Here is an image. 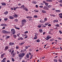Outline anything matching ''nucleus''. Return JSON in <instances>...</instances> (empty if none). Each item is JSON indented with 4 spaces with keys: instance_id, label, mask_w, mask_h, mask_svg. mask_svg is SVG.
I'll use <instances>...</instances> for the list:
<instances>
[{
    "instance_id": "nucleus-1",
    "label": "nucleus",
    "mask_w": 62,
    "mask_h": 62,
    "mask_svg": "<svg viewBox=\"0 0 62 62\" xmlns=\"http://www.w3.org/2000/svg\"><path fill=\"white\" fill-rule=\"evenodd\" d=\"M24 55H25V53H22L19 54H18V56L19 57V59H20V60H21V59H22L23 57L24 56Z\"/></svg>"
},
{
    "instance_id": "nucleus-2",
    "label": "nucleus",
    "mask_w": 62,
    "mask_h": 62,
    "mask_svg": "<svg viewBox=\"0 0 62 62\" xmlns=\"http://www.w3.org/2000/svg\"><path fill=\"white\" fill-rule=\"evenodd\" d=\"M11 32L12 34L13 35H14L15 34V30L14 29H12L11 30Z\"/></svg>"
},
{
    "instance_id": "nucleus-3",
    "label": "nucleus",
    "mask_w": 62,
    "mask_h": 62,
    "mask_svg": "<svg viewBox=\"0 0 62 62\" xmlns=\"http://www.w3.org/2000/svg\"><path fill=\"white\" fill-rule=\"evenodd\" d=\"M26 22V20L25 19H23L21 23L23 24H24Z\"/></svg>"
},
{
    "instance_id": "nucleus-4",
    "label": "nucleus",
    "mask_w": 62,
    "mask_h": 62,
    "mask_svg": "<svg viewBox=\"0 0 62 62\" xmlns=\"http://www.w3.org/2000/svg\"><path fill=\"white\" fill-rule=\"evenodd\" d=\"M2 33L3 34H8V33H9V32L5 30L2 31Z\"/></svg>"
},
{
    "instance_id": "nucleus-5",
    "label": "nucleus",
    "mask_w": 62,
    "mask_h": 62,
    "mask_svg": "<svg viewBox=\"0 0 62 62\" xmlns=\"http://www.w3.org/2000/svg\"><path fill=\"white\" fill-rule=\"evenodd\" d=\"M43 8L45 10H49V9H48V8L47 7H46V6H44V7Z\"/></svg>"
},
{
    "instance_id": "nucleus-6",
    "label": "nucleus",
    "mask_w": 62,
    "mask_h": 62,
    "mask_svg": "<svg viewBox=\"0 0 62 62\" xmlns=\"http://www.w3.org/2000/svg\"><path fill=\"white\" fill-rule=\"evenodd\" d=\"M43 3H44V4H45V6H46V7H47V6H48V5L49 4V3H48L46 2L45 1H43Z\"/></svg>"
},
{
    "instance_id": "nucleus-7",
    "label": "nucleus",
    "mask_w": 62,
    "mask_h": 62,
    "mask_svg": "<svg viewBox=\"0 0 62 62\" xmlns=\"http://www.w3.org/2000/svg\"><path fill=\"white\" fill-rule=\"evenodd\" d=\"M14 43L13 42H10L9 43V46H13V45H14Z\"/></svg>"
},
{
    "instance_id": "nucleus-8",
    "label": "nucleus",
    "mask_w": 62,
    "mask_h": 62,
    "mask_svg": "<svg viewBox=\"0 0 62 62\" xmlns=\"http://www.w3.org/2000/svg\"><path fill=\"white\" fill-rule=\"evenodd\" d=\"M5 54H6V53H4L1 55V57L2 58V59H3V57H4V55H5Z\"/></svg>"
},
{
    "instance_id": "nucleus-9",
    "label": "nucleus",
    "mask_w": 62,
    "mask_h": 62,
    "mask_svg": "<svg viewBox=\"0 0 62 62\" xmlns=\"http://www.w3.org/2000/svg\"><path fill=\"white\" fill-rule=\"evenodd\" d=\"M23 8L24 9V10L26 11H28V10L27 8L26 7H25V8Z\"/></svg>"
},
{
    "instance_id": "nucleus-10",
    "label": "nucleus",
    "mask_w": 62,
    "mask_h": 62,
    "mask_svg": "<svg viewBox=\"0 0 62 62\" xmlns=\"http://www.w3.org/2000/svg\"><path fill=\"white\" fill-rule=\"evenodd\" d=\"M8 49V46H6L5 47L4 50L5 51H6Z\"/></svg>"
},
{
    "instance_id": "nucleus-11",
    "label": "nucleus",
    "mask_w": 62,
    "mask_h": 62,
    "mask_svg": "<svg viewBox=\"0 0 62 62\" xmlns=\"http://www.w3.org/2000/svg\"><path fill=\"white\" fill-rule=\"evenodd\" d=\"M6 59V58H4L1 61V62H5V60Z\"/></svg>"
},
{
    "instance_id": "nucleus-12",
    "label": "nucleus",
    "mask_w": 62,
    "mask_h": 62,
    "mask_svg": "<svg viewBox=\"0 0 62 62\" xmlns=\"http://www.w3.org/2000/svg\"><path fill=\"white\" fill-rule=\"evenodd\" d=\"M9 19H14V17L12 16H9Z\"/></svg>"
},
{
    "instance_id": "nucleus-13",
    "label": "nucleus",
    "mask_w": 62,
    "mask_h": 62,
    "mask_svg": "<svg viewBox=\"0 0 62 62\" xmlns=\"http://www.w3.org/2000/svg\"><path fill=\"white\" fill-rule=\"evenodd\" d=\"M13 37L15 39H16L17 37V35L15 34H14L13 35Z\"/></svg>"
},
{
    "instance_id": "nucleus-14",
    "label": "nucleus",
    "mask_w": 62,
    "mask_h": 62,
    "mask_svg": "<svg viewBox=\"0 0 62 62\" xmlns=\"http://www.w3.org/2000/svg\"><path fill=\"white\" fill-rule=\"evenodd\" d=\"M4 13L5 15H7L8 14V12L7 11H6L5 12H4Z\"/></svg>"
},
{
    "instance_id": "nucleus-15",
    "label": "nucleus",
    "mask_w": 62,
    "mask_h": 62,
    "mask_svg": "<svg viewBox=\"0 0 62 62\" xmlns=\"http://www.w3.org/2000/svg\"><path fill=\"white\" fill-rule=\"evenodd\" d=\"M1 4L2 6H6V4L5 3H1Z\"/></svg>"
},
{
    "instance_id": "nucleus-16",
    "label": "nucleus",
    "mask_w": 62,
    "mask_h": 62,
    "mask_svg": "<svg viewBox=\"0 0 62 62\" xmlns=\"http://www.w3.org/2000/svg\"><path fill=\"white\" fill-rule=\"evenodd\" d=\"M55 11L56 12H60L61 11L60 10H55Z\"/></svg>"
},
{
    "instance_id": "nucleus-17",
    "label": "nucleus",
    "mask_w": 62,
    "mask_h": 62,
    "mask_svg": "<svg viewBox=\"0 0 62 62\" xmlns=\"http://www.w3.org/2000/svg\"><path fill=\"white\" fill-rule=\"evenodd\" d=\"M29 55L28 54H27L26 55V56L28 58L29 57Z\"/></svg>"
},
{
    "instance_id": "nucleus-18",
    "label": "nucleus",
    "mask_w": 62,
    "mask_h": 62,
    "mask_svg": "<svg viewBox=\"0 0 62 62\" xmlns=\"http://www.w3.org/2000/svg\"><path fill=\"white\" fill-rule=\"evenodd\" d=\"M53 22H58V21L57 19H55L53 20Z\"/></svg>"
},
{
    "instance_id": "nucleus-19",
    "label": "nucleus",
    "mask_w": 62,
    "mask_h": 62,
    "mask_svg": "<svg viewBox=\"0 0 62 62\" xmlns=\"http://www.w3.org/2000/svg\"><path fill=\"white\" fill-rule=\"evenodd\" d=\"M34 36L35 37L34 38V39H37V36L36 35H35Z\"/></svg>"
},
{
    "instance_id": "nucleus-20",
    "label": "nucleus",
    "mask_w": 62,
    "mask_h": 62,
    "mask_svg": "<svg viewBox=\"0 0 62 62\" xmlns=\"http://www.w3.org/2000/svg\"><path fill=\"white\" fill-rule=\"evenodd\" d=\"M13 16L15 18H16L18 17V15H13Z\"/></svg>"
},
{
    "instance_id": "nucleus-21",
    "label": "nucleus",
    "mask_w": 62,
    "mask_h": 62,
    "mask_svg": "<svg viewBox=\"0 0 62 62\" xmlns=\"http://www.w3.org/2000/svg\"><path fill=\"white\" fill-rule=\"evenodd\" d=\"M55 26L56 27H59V24H57L55 25Z\"/></svg>"
},
{
    "instance_id": "nucleus-22",
    "label": "nucleus",
    "mask_w": 62,
    "mask_h": 62,
    "mask_svg": "<svg viewBox=\"0 0 62 62\" xmlns=\"http://www.w3.org/2000/svg\"><path fill=\"white\" fill-rule=\"evenodd\" d=\"M47 7H48V8H51L52 6H51V5H48L47 6Z\"/></svg>"
},
{
    "instance_id": "nucleus-23",
    "label": "nucleus",
    "mask_w": 62,
    "mask_h": 62,
    "mask_svg": "<svg viewBox=\"0 0 62 62\" xmlns=\"http://www.w3.org/2000/svg\"><path fill=\"white\" fill-rule=\"evenodd\" d=\"M32 3H33V4H37V2L35 1H32Z\"/></svg>"
},
{
    "instance_id": "nucleus-24",
    "label": "nucleus",
    "mask_w": 62,
    "mask_h": 62,
    "mask_svg": "<svg viewBox=\"0 0 62 62\" xmlns=\"http://www.w3.org/2000/svg\"><path fill=\"white\" fill-rule=\"evenodd\" d=\"M39 31L41 33H42V31H42V29H41L39 30Z\"/></svg>"
},
{
    "instance_id": "nucleus-25",
    "label": "nucleus",
    "mask_w": 62,
    "mask_h": 62,
    "mask_svg": "<svg viewBox=\"0 0 62 62\" xmlns=\"http://www.w3.org/2000/svg\"><path fill=\"white\" fill-rule=\"evenodd\" d=\"M34 11L35 12H39V11H38V10H37L36 9H35L34 10Z\"/></svg>"
},
{
    "instance_id": "nucleus-26",
    "label": "nucleus",
    "mask_w": 62,
    "mask_h": 62,
    "mask_svg": "<svg viewBox=\"0 0 62 62\" xmlns=\"http://www.w3.org/2000/svg\"><path fill=\"white\" fill-rule=\"evenodd\" d=\"M33 17H34L35 18H37L38 17V16L37 15H35Z\"/></svg>"
},
{
    "instance_id": "nucleus-27",
    "label": "nucleus",
    "mask_w": 62,
    "mask_h": 62,
    "mask_svg": "<svg viewBox=\"0 0 62 62\" xmlns=\"http://www.w3.org/2000/svg\"><path fill=\"white\" fill-rule=\"evenodd\" d=\"M11 59H12V61H13V62H14V58H12Z\"/></svg>"
},
{
    "instance_id": "nucleus-28",
    "label": "nucleus",
    "mask_w": 62,
    "mask_h": 62,
    "mask_svg": "<svg viewBox=\"0 0 62 62\" xmlns=\"http://www.w3.org/2000/svg\"><path fill=\"white\" fill-rule=\"evenodd\" d=\"M42 12L43 13H45V12H46V11H45L43 10H42Z\"/></svg>"
},
{
    "instance_id": "nucleus-29",
    "label": "nucleus",
    "mask_w": 62,
    "mask_h": 62,
    "mask_svg": "<svg viewBox=\"0 0 62 62\" xmlns=\"http://www.w3.org/2000/svg\"><path fill=\"white\" fill-rule=\"evenodd\" d=\"M40 41V40L39 39H38L36 40V41L37 42H39Z\"/></svg>"
},
{
    "instance_id": "nucleus-30",
    "label": "nucleus",
    "mask_w": 62,
    "mask_h": 62,
    "mask_svg": "<svg viewBox=\"0 0 62 62\" xmlns=\"http://www.w3.org/2000/svg\"><path fill=\"white\" fill-rule=\"evenodd\" d=\"M9 38H10V37L9 36H7L6 38V39H9Z\"/></svg>"
},
{
    "instance_id": "nucleus-31",
    "label": "nucleus",
    "mask_w": 62,
    "mask_h": 62,
    "mask_svg": "<svg viewBox=\"0 0 62 62\" xmlns=\"http://www.w3.org/2000/svg\"><path fill=\"white\" fill-rule=\"evenodd\" d=\"M54 62H57V60L56 59H54Z\"/></svg>"
},
{
    "instance_id": "nucleus-32",
    "label": "nucleus",
    "mask_w": 62,
    "mask_h": 62,
    "mask_svg": "<svg viewBox=\"0 0 62 62\" xmlns=\"http://www.w3.org/2000/svg\"><path fill=\"white\" fill-rule=\"evenodd\" d=\"M38 27H39V28H40V27H41V25H38Z\"/></svg>"
},
{
    "instance_id": "nucleus-33",
    "label": "nucleus",
    "mask_w": 62,
    "mask_h": 62,
    "mask_svg": "<svg viewBox=\"0 0 62 62\" xmlns=\"http://www.w3.org/2000/svg\"><path fill=\"white\" fill-rule=\"evenodd\" d=\"M24 42H23L22 43H20V45H23V44H24Z\"/></svg>"
},
{
    "instance_id": "nucleus-34",
    "label": "nucleus",
    "mask_w": 62,
    "mask_h": 62,
    "mask_svg": "<svg viewBox=\"0 0 62 62\" xmlns=\"http://www.w3.org/2000/svg\"><path fill=\"white\" fill-rule=\"evenodd\" d=\"M15 22H18V20L17 19H16L15 20Z\"/></svg>"
},
{
    "instance_id": "nucleus-35",
    "label": "nucleus",
    "mask_w": 62,
    "mask_h": 62,
    "mask_svg": "<svg viewBox=\"0 0 62 62\" xmlns=\"http://www.w3.org/2000/svg\"><path fill=\"white\" fill-rule=\"evenodd\" d=\"M15 54L13 53V55H12L13 57H14V56H15Z\"/></svg>"
},
{
    "instance_id": "nucleus-36",
    "label": "nucleus",
    "mask_w": 62,
    "mask_h": 62,
    "mask_svg": "<svg viewBox=\"0 0 62 62\" xmlns=\"http://www.w3.org/2000/svg\"><path fill=\"white\" fill-rule=\"evenodd\" d=\"M8 18H5L4 19V20L5 21H7V20H8Z\"/></svg>"
},
{
    "instance_id": "nucleus-37",
    "label": "nucleus",
    "mask_w": 62,
    "mask_h": 62,
    "mask_svg": "<svg viewBox=\"0 0 62 62\" xmlns=\"http://www.w3.org/2000/svg\"><path fill=\"white\" fill-rule=\"evenodd\" d=\"M44 20L46 22V21H47V18L46 17L44 19Z\"/></svg>"
},
{
    "instance_id": "nucleus-38",
    "label": "nucleus",
    "mask_w": 62,
    "mask_h": 62,
    "mask_svg": "<svg viewBox=\"0 0 62 62\" xmlns=\"http://www.w3.org/2000/svg\"><path fill=\"white\" fill-rule=\"evenodd\" d=\"M50 15L51 16H53L54 17H55V16L54 15L51 14V15Z\"/></svg>"
},
{
    "instance_id": "nucleus-39",
    "label": "nucleus",
    "mask_w": 62,
    "mask_h": 62,
    "mask_svg": "<svg viewBox=\"0 0 62 62\" xmlns=\"http://www.w3.org/2000/svg\"><path fill=\"white\" fill-rule=\"evenodd\" d=\"M8 51H9V52H10V53H11L12 50H11V49H9L8 50Z\"/></svg>"
},
{
    "instance_id": "nucleus-40",
    "label": "nucleus",
    "mask_w": 62,
    "mask_h": 62,
    "mask_svg": "<svg viewBox=\"0 0 62 62\" xmlns=\"http://www.w3.org/2000/svg\"><path fill=\"white\" fill-rule=\"evenodd\" d=\"M15 28H16V29H18V30H20V28H17V27H15Z\"/></svg>"
},
{
    "instance_id": "nucleus-41",
    "label": "nucleus",
    "mask_w": 62,
    "mask_h": 62,
    "mask_svg": "<svg viewBox=\"0 0 62 62\" xmlns=\"http://www.w3.org/2000/svg\"><path fill=\"white\" fill-rule=\"evenodd\" d=\"M24 34H27L28 33V31H25L24 32Z\"/></svg>"
},
{
    "instance_id": "nucleus-42",
    "label": "nucleus",
    "mask_w": 62,
    "mask_h": 62,
    "mask_svg": "<svg viewBox=\"0 0 62 62\" xmlns=\"http://www.w3.org/2000/svg\"><path fill=\"white\" fill-rule=\"evenodd\" d=\"M60 62H62V60H61V59H59L58 60Z\"/></svg>"
},
{
    "instance_id": "nucleus-43",
    "label": "nucleus",
    "mask_w": 62,
    "mask_h": 62,
    "mask_svg": "<svg viewBox=\"0 0 62 62\" xmlns=\"http://www.w3.org/2000/svg\"><path fill=\"white\" fill-rule=\"evenodd\" d=\"M59 16H62V13H60L59 14Z\"/></svg>"
},
{
    "instance_id": "nucleus-44",
    "label": "nucleus",
    "mask_w": 62,
    "mask_h": 62,
    "mask_svg": "<svg viewBox=\"0 0 62 62\" xmlns=\"http://www.w3.org/2000/svg\"><path fill=\"white\" fill-rule=\"evenodd\" d=\"M58 2L59 3H62V0H60Z\"/></svg>"
},
{
    "instance_id": "nucleus-45",
    "label": "nucleus",
    "mask_w": 62,
    "mask_h": 62,
    "mask_svg": "<svg viewBox=\"0 0 62 62\" xmlns=\"http://www.w3.org/2000/svg\"><path fill=\"white\" fill-rule=\"evenodd\" d=\"M32 56H33V55L32 54L31 55V57H30V59H31L32 58Z\"/></svg>"
},
{
    "instance_id": "nucleus-46",
    "label": "nucleus",
    "mask_w": 62,
    "mask_h": 62,
    "mask_svg": "<svg viewBox=\"0 0 62 62\" xmlns=\"http://www.w3.org/2000/svg\"><path fill=\"white\" fill-rule=\"evenodd\" d=\"M20 39H21V40H23V38L22 37H21L20 38Z\"/></svg>"
},
{
    "instance_id": "nucleus-47",
    "label": "nucleus",
    "mask_w": 62,
    "mask_h": 62,
    "mask_svg": "<svg viewBox=\"0 0 62 62\" xmlns=\"http://www.w3.org/2000/svg\"><path fill=\"white\" fill-rule=\"evenodd\" d=\"M20 33L17 34V37L19 36H20Z\"/></svg>"
},
{
    "instance_id": "nucleus-48",
    "label": "nucleus",
    "mask_w": 62,
    "mask_h": 62,
    "mask_svg": "<svg viewBox=\"0 0 62 62\" xmlns=\"http://www.w3.org/2000/svg\"><path fill=\"white\" fill-rule=\"evenodd\" d=\"M14 50H13L12 51V52L11 53V54H13V53H14Z\"/></svg>"
},
{
    "instance_id": "nucleus-49",
    "label": "nucleus",
    "mask_w": 62,
    "mask_h": 62,
    "mask_svg": "<svg viewBox=\"0 0 62 62\" xmlns=\"http://www.w3.org/2000/svg\"><path fill=\"white\" fill-rule=\"evenodd\" d=\"M53 1H52V0H49V2H52Z\"/></svg>"
},
{
    "instance_id": "nucleus-50",
    "label": "nucleus",
    "mask_w": 62,
    "mask_h": 62,
    "mask_svg": "<svg viewBox=\"0 0 62 62\" xmlns=\"http://www.w3.org/2000/svg\"><path fill=\"white\" fill-rule=\"evenodd\" d=\"M59 32L61 34H62V32H61V31H59Z\"/></svg>"
},
{
    "instance_id": "nucleus-51",
    "label": "nucleus",
    "mask_w": 62,
    "mask_h": 62,
    "mask_svg": "<svg viewBox=\"0 0 62 62\" xmlns=\"http://www.w3.org/2000/svg\"><path fill=\"white\" fill-rule=\"evenodd\" d=\"M59 17H60V18H61V19H62V16H59Z\"/></svg>"
},
{
    "instance_id": "nucleus-52",
    "label": "nucleus",
    "mask_w": 62,
    "mask_h": 62,
    "mask_svg": "<svg viewBox=\"0 0 62 62\" xmlns=\"http://www.w3.org/2000/svg\"><path fill=\"white\" fill-rule=\"evenodd\" d=\"M39 7L40 8H43V6H40Z\"/></svg>"
},
{
    "instance_id": "nucleus-53",
    "label": "nucleus",
    "mask_w": 62,
    "mask_h": 62,
    "mask_svg": "<svg viewBox=\"0 0 62 62\" xmlns=\"http://www.w3.org/2000/svg\"><path fill=\"white\" fill-rule=\"evenodd\" d=\"M48 26H51V24H49L48 25Z\"/></svg>"
},
{
    "instance_id": "nucleus-54",
    "label": "nucleus",
    "mask_w": 62,
    "mask_h": 62,
    "mask_svg": "<svg viewBox=\"0 0 62 62\" xmlns=\"http://www.w3.org/2000/svg\"><path fill=\"white\" fill-rule=\"evenodd\" d=\"M4 24H1L0 26H3V25H4Z\"/></svg>"
},
{
    "instance_id": "nucleus-55",
    "label": "nucleus",
    "mask_w": 62,
    "mask_h": 62,
    "mask_svg": "<svg viewBox=\"0 0 62 62\" xmlns=\"http://www.w3.org/2000/svg\"><path fill=\"white\" fill-rule=\"evenodd\" d=\"M35 7H36V8H38L39 7V6L37 5H36L35 6Z\"/></svg>"
},
{
    "instance_id": "nucleus-56",
    "label": "nucleus",
    "mask_w": 62,
    "mask_h": 62,
    "mask_svg": "<svg viewBox=\"0 0 62 62\" xmlns=\"http://www.w3.org/2000/svg\"><path fill=\"white\" fill-rule=\"evenodd\" d=\"M29 21H32V19L31 18H29L28 19Z\"/></svg>"
},
{
    "instance_id": "nucleus-57",
    "label": "nucleus",
    "mask_w": 62,
    "mask_h": 62,
    "mask_svg": "<svg viewBox=\"0 0 62 62\" xmlns=\"http://www.w3.org/2000/svg\"><path fill=\"white\" fill-rule=\"evenodd\" d=\"M16 49H19V47L18 46H16Z\"/></svg>"
},
{
    "instance_id": "nucleus-58",
    "label": "nucleus",
    "mask_w": 62,
    "mask_h": 62,
    "mask_svg": "<svg viewBox=\"0 0 62 62\" xmlns=\"http://www.w3.org/2000/svg\"><path fill=\"white\" fill-rule=\"evenodd\" d=\"M43 21V23H45V20H42Z\"/></svg>"
},
{
    "instance_id": "nucleus-59",
    "label": "nucleus",
    "mask_w": 62,
    "mask_h": 62,
    "mask_svg": "<svg viewBox=\"0 0 62 62\" xmlns=\"http://www.w3.org/2000/svg\"><path fill=\"white\" fill-rule=\"evenodd\" d=\"M48 23H45V25H48Z\"/></svg>"
},
{
    "instance_id": "nucleus-60",
    "label": "nucleus",
    "mask_w": 62,
    "mask_h": 62,
    "mask_svg": "<svg viewBox=\"0 0 62 62\" xmlns=\"http://www.w3.org/2000/svg\"><path fill=\"white\" fill-rule=\"evenodd\" d=\"M18 6H20L21 5V3H19L18 4Z\"/></svg>"
},
{
    "instance_id": "nucleus-61",
    "label": "nucleus",
    "mask_w": 62,
    "mask_h": 62,
    "mask_svg": "<svg viewBox=\"0 0 62 62\" xmlns=\"http://www.w3.org/2000/svg\"><path fill=\"white\" fill-rule=\"evenodd\" d=\"M40 5H44V3H41Z\"/></svg>"
},
{
    "instance_id": "nucleus-62",
    "label": "nucleus",
    "mask_w": 62,
    "mask_h": 62,
    "mask_svg": "<svg viewBox=\"0 0 62 62\" xmlns=\"http://www.w3.org/2000/svg\"><path fill=\"white\" fill-rule=\"evenodd\" d=\"M40 23H43V22L42 20V21L41 20H40Z\"/></svg>"
},
{
    "instance_id": "nucleus-63",
    "label": "nucleus",
    "mask_w": 62,
    "mask_h": 62,
    "mask_svg": "<svg viewBox=\"0 0 62 62\" xmlns=\"http://www.w3.org/2000/svg\"><path fill=\"white\" fill-rule=\"evenodd\" d=\"M26 18L27 19H29V16H27L26 17Z\"/></svg>"
},
{
    "instance_id": "nucleus-64",
    "label": "nucleus",
    "mask_w": 62,
    "mask_h": 62,
    "mask_svg": "<svg viewBox=\"0 0 62 62\" xmlns=\"http://www.w3.org/2000/svg\"><path fill=\"white\" fill-rule=\"evenodd\" d=\"M20 8H23L22 6H21V7H20Z\"/></svg>"
}]
</instances>
